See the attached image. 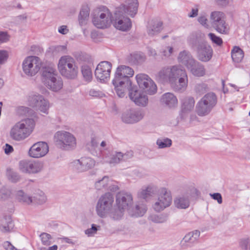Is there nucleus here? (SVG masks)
<instances>
[{"instance_id": "nucleus-1", "label": "nucleus", "mask_w": 250, "mask_h": 250, "mask_svg": "<svg viewBox=\"0 0 250 250\" xmlns=\"http://www.w3.org/2000/svg\"><path fill=\"white\" fill-rule=\"evenodd\" d=\"M156 77L161 82H168L175 91H184L188 85L187 73L185 69L180 64L163 68L158 72Z\"/></svg>"}, {"instance_id": "nucleus-2", "label": "nucleus", "mask_w": 250, "mask_h": 250, "mask_svg": "<svg viewBox=\"0 0 250 250\" xmlns=\"http://www.w3.org/2000/svg\"><path fill=\"white\" fill-rule=\"evenodd\" d=\"M35 126V121L27 118L17 122L10 128L8 137L11 140L21 142L24 141L33 132Z\"/></svg>"}, {"instance_id": "nucleus-3", "label": "nucleus", "mask_w": 250, "mask_h": 250, "mask_svg": "<svg viewBox=\"0 0 250 250\" xmlns=\"http://www.w3.org/2000/svg\"><path fill=\"white\" fill-rule=\"evenodd\" d=\"M58 68L62 76L70 79L76 78L79 70L75 59L69 55L62 56L60 58Z\"/></svg>"}, {"instance_id": "nucleus-4", "label": "nucleus", "mask_w": 250, "mask_h": 250, "mask_svg": "<svg viewBox=\"0 0 250 250\" xmlns=\"http://www.w3.org/2000/svg\"><path fill=\"white\" fill-rule=\"evenodd\" d=\"M42 82L46 87L54 92L60 91L63 87L62 80L53 67L44 68L42 74Z\"/></svg>"}, {"instance_id": "nucleus-5", "label": "nucleus", "mask_w": 250, "mask_h": 250, "mask_svg": "<svg viewBox=\"0 0 250 250\" xmlns=\"http://www.w3.org/2000/svg\"><path fill=\"white\" fill-rule=\"evenodd\" d=\"M103 162L102 158L100 155L97 157L96 160L90 157L83 156L73 161L71 163V167L76 172L83 173L93 169Z\"/></svg>"}, {"instance_id": "nucleus-6", "label": "nucleus", "mask_w": 250, "mask_h": 250, "mask_svg": "<svg viewBox=\"0 0 250 250\" xmlns=\"http://www.w3.org/2000/svg\"><path fill=\"white\" fill-rule=\"evenodd\" d=\"M188 42L193 48H196L197 57L200 61L207 62L211 59L213 54L211 47L205 42L200 43L196 34L190 36Z\"/></svg>"}, {"instance_id": "nucleus-7", "label": "nucleus", "mask_w": 250, "mask_h": 250, "mask_svg": "<svg viewBox=\"0 0 250 250\" xmlns=\"http://www.w3.org/2000/svg\"><path fill=\"white\" fill-rule=\"evenodd\" d=\"M217 101V97L214 93H207L197 103V114L201 117L208 115L216 105Z\"/></svg>"}, {"instance_id": "nucleus-8", "label": "nucleus", "mask_w": 250, "mask_h": 250, "mask_svg": "<svg viewBox=\"0 0 250 250\" xmlns=\"http://www.w3.org/2000/svg\"><path fill=\"white\" fill-rule=\"evenodd\" d=\"M27 104L37 111L47 115L49 113L50 104L48 99L37 93L29 94L27 97Z\"/></svg>"}, {"instance_id": "nucleus-9", "label": "nucleus", "mask_w": 250, "mask_h": 250, "mask_svg": "<svg viewBox=\"0 0 250 250\" xmlns=\"http://www.w3.org/2000/svg\"><path fill=\"white\" fill-rule=\"evenodd\" d=\"M112 14L106 7H99L94 10L92 21L98 28H104L110 26L112 22Z\"/></svg>"}, {"instance_id": "nucleus-10", "label": "nucleus", "mask_w": 250, "mask_h": 250, "mask_svg": "<svg viewBox=\"0 0 250 250\" xmlns=\"http://www.w3.org/2000/svg\"><path fill=\"white\" fill-rule=\"evenodd\" d=\"M54 138L56 144L62 149L71 150L76 147V138L74 134L68 131H58L55 134Z\"/></svg>"}, {"instance_id": "nucleus-11", "label": "nucleus", "mask_w": 250, "mask_h": 250, "mask_svg": "<svg viewBox=\"0 0 250 250\" xmlns=\"http://www.w3.org/2000/svg\"><path fill=\"white\" fill-rule=\"evenodd\" d=\"M172 196L171 191L166 187H161L152 205L157 212H160L169 207L172 203Z\"/></svg>"}, {"instance_id": "nucleus-12", "label": "nucleus", "mask_w": 250, "mask_h": 250, "mask_svg": "<svg viewBox=\"0 0 250 250\" xmlns=\"http://www.w3.org/2000/svg\"><path fill=\"white\" fill-rule=\"evenodd\" d=\"M42 65L41 59L36 56L26 57L22 61V69L28 77L35 76L40 71Z\"/></svg>"}, {"instance_id": "nucleus-13", "label": "nucleus", "mask_w": 250, "mask_h": 250, "mask_svg": "<svg viewBox=\"0 0 250 250\" xmlns=\"http://www.w3.org/2000/svg\"><path fill=\"white\" fill-rule=\"evenodd\" d=\"M114 201L113 195L107 192L102 195L98 199L95 210L98 216L105 218L111 211Z\"/></svg>"}, {"instance_id": "nucleus-14", "label": "nucleus", "mask_w": 250, "mask_h": 250, "mask_svg": "<svg viewBox=\"0 0 250 250\" xmlns=\"http://www.w3.org/2000/svg\"><path fill=\"white\" fill-rule=\"evenodd\" d=\"M209 21L212 26L218 32L226 34L229 30L225 21V15L221 11H215L210 13Z\"/></svg>"}, {"instance_id": "nucleus-15", "label": "nucleus", "mask_w": 250, "mask_h": 250, "mask_svg": "<svg viewBox=\"0 0 250 250\" xmlns=\"http://www.w3.org/2000/svg\"><path fill=\"white\" fill-rule=\"evenodd\" d=\"M136 83L140 89L149 94H154L157 90L154 82L146 74L139 73L135 76Z\"/></svg>"}, {"instance_id": "nucleus-16", "label": "nucleus", "mask_w": 250, "mask_h": 250, "mask_svg": "<svg viewBox=\"0 0 250 250\" xmlns=\"http://www.w3.org/2000/svg\"><path fill=\"white\" fill-rule=\"evenodd\" d=\"M43 162L40 161L23 160L19 162V170L23 173L37 174L43 169Z\"/></svg>"}, {"instance_id": "nucleus-17", "label": "nucleus", "mask_w": 250, "mask_h": 250, "mask_svg": "<svg viewBox=\"0 0 250 250\" xmlns=\"http://www.w3.org/2000/svg\"><path fill=\"white\" fill-rule=\"evenodd\" d=\"M133 156L132 151H127L125 153H123L121 152L113 151L106 156L100 155L102 158L104 162L101 164L105 163L113 164L114 165L119 164L123 161H127Z\"/></svg>"}, {"instance_id": "nucleus-18", "label": "nucleus", "mask_w": 250, "mask_h": 250, "mask_svg": "<svg viewBox=\"0 0 250 250\" xmlns=\"http://www.w3.org/2000/svg\"><path fill=\"white\" fill-rule=\"evenodd\" d=\"M144 112L141 109L129 108L124 110L121 116L122 121L126 124H135L141 121Z\"/></svg>"}, {"instance_id": "nucleus-19", "label": "nucleus", "mask_w": 250, "mask_h": 250, "mask_svg": "<svg viewBox=\"0 0 250 250\" xmlns=\"http://www.w3.org/2000/svg\"><path fill=\"white\" fill-rule=\"evenodd\" d=\"M49 152V146L47 143L39 141L34 143L30 147L28 156L33 158H41L45 156Z\"/></svg>"}, {"instance_id": "nucleus-20", "label": "nucleus", "mask_w": 250, "mask_h": 250, "mask_svg": "<svg viewBox=\"0 0 250 250\" xmlns=\"http://www.w3.org/2000/svg\"><path fill=\"white\" fill-rule=\"evenodd\" d=\"M116 204L118 208L126 210L129 212L133 205L132 194L128 192L118 193L116 195Z\"/></svg>"}, {"instance_id": "nucleus-21", "label": "nucleus", "mask_w": 250, "mask_h": 250, "mask_svg": "<svg viewBox=\"0 0 250 250\" xmlns=\"http://www.w3.org/2000/svg\"><path fill=\"white\" fill-rule=\"evenodd\" d=\"M112 84L114 86V90L117 95L119 98H124L126 96V92L128 91V94L130 90L135 87L133 85L132 82L130 80H125L120 81L115 79L112 80Z\"/></svg>"}, {"instance_id": "nucleus-22", "label": "nucleus", "mask_w": 250, "mask_h": 250, "mask_svg": "<svg viewBox=\"0 0 250 250\" xmlns=\"http://www.w3.org/2000/svg\"><path fill=\"white\" fill-rule=\"evenodd\" d=\"M111 68L112 64L108 62L103 61L100 62L95 71L97 79L104 82L107 80L110 77Z\"/></svg>"}, {"instance_id": "nucleus-23", "label": "nucleus", "mask_w": 250, "mask_h": 250, "mask_svg": "<svg viewBox=\"0 0 250 250\" xmlns=\"http://www.w3.org/2000/svg\"><path fill=\"white\" fill-rule=\"evenodd\" d=\"M139 2L138 0H127L125 4H121L117 8L118 14H123L134 17L138 12Z\"/></svg>"}, {"instance_id": "nucleus-24", "label": "nucleus", "mask_w": 250, "mask_h": 250, "mask_svg": "<svg viewBox=\"0 0 250 250\" xmlns=\"http://www.w3.org/2000/svg\"><path fill=\"white\" fill-rule=\"evenodd\" d=\"M95 187L98 190L116 191L119 189L118 183L106 176L97 180L95 183Z\"/></svg>"}, {"instance_id": "nucleus-25", "label": "nucleus", "mask_w": 250, "mask_h": 250, "mask_svg": "<svg viewBox=\"0 0 250 250\" xmlns=\"http://www.w3.org/2000/svg\"><path fill=\"white\" fill-rule=\"evenodd\" d=\"M195 101L191 96L186 97L181 101V110L179 117L182 120H186L190 112L194 108Z\"/></svg>"}, {"instance_id": "nucleus-26", "label": "nucleus", "mask_w": 250, "mask_h": 250, "mask_svg": "<svg viewBox=\"0 0 250 250\" xmlns=\"http://www.w3.org/2000/svg\"><path fill=\"white\" fill-rule=\"evenodd\" d=\"M129 97L137 105L146 106L148 104L147 95L139 91L136 86L130 90Z\"/></svg>"}, {"instance_id": "nucleus-27", "label": "nucleus", "mask_w": 250, "mask_h": 250, "mask_svg": "<svg viewBox=\"0 0 250 250\" xmlns=\"http://www.w3.org/2000/svg\"><path fill=\"white\" fill-rule=\"evenodd\" d=\"M115 14L116 16L114 22L115 27L123 31L129 30L132 25L130 19L125 16L123 14H118L117 10H116Z\"/></svg>"}, {"instance_id": "nucleus-28", "label": "nucleus", "mask_w": 250, "mask_h": 250, "mask_svg": "<svg viewBox=\"0 0 250 250\" xmlns=\"http://www.w3.org/2000/svg\"><path fill=\"white\" fill-rule=\"evenodd\" d=\"M134 74L133 68L127 65H121L116 68L113 79L120 81L130 80V78L132 77Z\"/></svg>"}, {"instance_id": "nucleus-29", "label": "nucleus", "mask_w": 250, "mask_h": 250, "mask_svg": "<svg viewBox=\"0 0 250 250\" xmlns=\"http://www.w3.org/2000/svg\"><path fill=\"white\" fill-rule=\"evenodd\" d=\"M200 231L194 230L187 233L181 242L182 247H191L196 244L200 236Z\"/></svg>"}, {"instance_id": "nucleus-30", "label": "nucleus", "mask_w": 250, "mask_h": 250, "mask_svg": "<svg viewBox=\"0 0 250 250\" xmlns=\"http://www.w3.org/2000/svg\"><path fill=\"white\" fill-rule=\"evenodd\" d=\"M177 60L180 63L184 65L187 69L191 66L195 61L190 53L187 50H183L179 52Z\"/></svg>"}, {"instance_id": "nucleus-31", "label": "nucleus", "mask_w": 250, "mask_h": 250, "mask_svg": "<svg viewBox=\"0 0 250 250\" xmlns=\"http://www.w3.org/2000/svg\"><path fill=\"white\" fill-rule=\"evenodd\" d=\"M160 100L163 104L169 108H174L178 105V99L172 93L167 92L164 94Z\"/></svg>"}, {"instance_id": "nucleus-32", "label": "nucleus", "mask_w": 250, "mask_h": 250, "mask_svg": "<svg viewBox=\"0 0 250 250\" xmlns=\"http://www.w3.org/2000/svg\"><path fill=\"white\" fill-rule=\"evenodd\" d=\"M174 205L178 209H186L189 207L190 200L187 193L177 195L174 199Z\"/></svg>"}, {"instance_id": "nucleus-33", "label": "nucleus", "mask_w": 250, "mask_h": 250, "mask_svg": "<svg viewBox=\"0 0 250 250\" xmlns=\"http://www.w3.org/2000/svg\"><path fill=\"white\" fill-rule=\"evenodd\" d=\"M157 190L156 185L150 184L143 187L138 192V196L143 199H146L155 194Z\"/></svg>"}, {"instance_id": "nucleus-34", "label": "nucleus", "mask_w": 250, "mask_h": 250, "mask_svg": "<svg viewBox=\"0 0 250 250\" xmlns=\"http://www.w3.org/2000/svg\"><path fill=\"white\" fill-rule=\"evenodd\" d=\"M90 8L87 4L82 6L78 17L79 25L81 26H85L89 21Z\"/></svg>"}, {"instance_id": "nucleus-35", "label": "nucleus", "mask_w": 250, "mask_h": 250, "mask_svg": "<svg viewBox=\"0 0 250 250\" xmlns=\"http://www.w3.org/2000/svg\"><path fill=\"white\" fill-rule=\"evenodd\" d=\"M188 69L195 77H202L205 75L206 73L204 66L196 60Z\"/></svg>"}, {"instance_id": "nucleus-36", "label": "nucleus", "mask_w": 250, "mask_h": 250, "mask_svg": "<svg viewBox=\"0 0 250 250\" xmlns=\"http://www.w3.org/2000/svg\"><path fill=\"white\" fill-rule=\"evenodd\" d=\"M146 210L147 208L145 205L143 204H137L135 207L132 206L128 213L132 216L140 217L143 216L146 212Z\"/></svg>"}, {"instance_id": "nucleus-37", "label": "nucleus", "mask_w": 250, "mask_h": 250, "mask_svg": "<svg viewBox=\"0 0 250 250\" xmlns=\"http://www.w3.org/2000/svg\"><path fill=\"white\" fill-rule=\"evenodd\" d=\"M17 200L24 204L29 205L32 204V196L28 195L22 190H19L16 194Z\"/></svg>"}, {"instance_id": "nucleus-38", "label": "nucleus", "mask_w": 250, "mask_h": 250, "mask_svg": "<svg viewBox=\"0 0 250 250\" xmlns=\"http://www.w3.org/2000/svg\"><path fill=\"white\" fill-rule=\"evenodd\" d=\"M33 204L42 205L47 201V197L41 190H38L32 196Z\"/></svg>"}, {"instance_id": "nucleus-39", "label": "nucleus", "mask_w": 250, "mask_h": 250, "mask_svg": "<svg viewBox=\"0 0 250 250\" xmlns=\"http://www.w3.org/2000/svg\"><path fill=\"white\" fill-rule=\"evenodd\" d=\"M162 22L161 21H156L150 25L147 28V33L150 36L158 34L162 29Z\"/></svg>"}, {"instance_id": "nucleus-40", "label": "nucleus", "mask_w": 250, "mask_h": 250, "mask_svg": "<svg viewBox=\"0 0 250 250\" xmlns=\"http://www.w3.org/2000/svg\"><path fill=\"white\" fill-rule=\"evenodd\" d=\"M231 53L232 59L235 62H241L244 56L243 51L237 46L233 47Z\"/></svg>"}, {"instance_id": "nucleus-41", "label": "nucleus", "mask_w": 250, "mask_h": 250, "mask_svg": "<svg viewBox=\"0 0 250 250\" xmlns=\"http://www.w3.org/2000/svg\"><path fill=\"white\" fill-rule=\"evenodd\" d=\"M66 50L67 47L65 45H53L48 48V52L53 55L64 53Z\"/></svg>"}, {"instance_id": "nucleus-42", "label": "nucleus", "mask_w": 250, "mask_h": 250, "mask_svg": "<svg viewBox=\"0 0 250 250\" xmlns=\"http://www.w3.org/2000/svg\"><path fill=\"white\" fill-rule=\"evenodd\" d=\"M159 148H164L170 147L172 145V141L167 138H161L156 141Z\"/></svg>"}, {"instance_id": "nucleus-43", "label": "nucleus", "mask_w": 250, "mask_h": 250, "mask_svg": "<svg viewBox=\"0 0 250 250\" xmlns=\"http://www.w3.org/2000/svg\"><path fill=\"white\" fill-rule=\"evenodd\" d=\"M40 238L42 244L44 246H48L52 243L53 238L49 233L42 232L40 235Z\"/></svg>"}, {"instance_id": "nucleus-44", "label": "nucleus", "mask_w": 250, "mask_h": 250, "mask_svg": "<svg viewBox=\"0 0 250 250\" xmlns=\"http://www.w3.org/2000/svg\"><path fill=\"white\" fill-rule=\"evenodd\" d=\"M82 73L84 79L87 81H90L92 79V73L90 67L87 65H83L82 66Z\"/></svg>"}, {"instance_id": "nucleus-45", "label": "nucleus", "mask_w": 250, "mask_h": 250, "mask_svg": "<svg viewBox=\"0 0 250 250\" xmlns=\"http://www.w3.org/2000/svg\"><path fill=\"white\" fill-rule=\"evenodd\" d=\"M149 220L155 223H163L167 221V216L164 214H152L149 216Z\"/></svg>"}, {"instance_id": "nucleus-46", "label": "nucleus", "mask_w": 250, "mask_h": 250, "mask_svg": "<svg viewBox=\"0 0 250 250\" xmlns=\"http://www.w3.org/2000/svg\"><path fill=\"white\" fill-rule=\"evenodd\" d=\"M174 52V48L171 46H164L160 51L161 55L167 58L170 57Z\"/></svg>"}, {"instance_id": "nucleus-47", "label": "nucleus", "mask_w": 250, "mask_h": 250, "mask_svg": "<svg viewBox=\"0 0 250 250\" xmlns=\"http://www.w3.org/2000/svg\"><path fill=\"white\" fill-rule=\"evenodd\" d=\"M9 57V52L5 49H0V68L1 66L8 61Z\"/></svg>"}, {"instance_id": "nucleus-48", "label": "nucleus", "mask_w": 250, "mask_h": 250, "mask_svg": "<svg viewBox=\"0 0 250 250\" xmlns=\"http://www.w3.org/2000/svg\"><path fill=\"white\" fill-rule=\"evenodd\" d=\"M100 229V226L95 224H92L90 228L87 229L85 230V234L88 237L93 236L96 234L97 231Z\"/></svg>"}, {"instance_id": "nucleus-49", "label": "nucleus", "mask_w": 250, "mask_h": 250, "mask_svg": "<svg viewBox=\"0 0 250 250\" xmlns=\"http://www.w3.org/2000/svg\"><path fill=\"white\" fill-rule=\"evenodd\" d=\"M30 112V108L26 106H21L16 109L17 113L20 116L27 115Z\"/></svg>"}, {"instance_id": "nucleus-50", "label": "nucleus", "mask_w": 250, "mask_h": 250, "mask_svg": "<svg viewBox=\"0 0 250 250\" xmlns=\"http://www.w3.org/2000/svg\"><path fill=\"white\" fill-rule=\"evenodd\" d=\"M125 210H123L121 209H118L117 210H115L112 211L110 216V217L115 220H118L120 219L122 216H123V212Z\"/></svg>"}, {"instance_id": "nucleus-51", "label": "nucleus", "mask_w": 250, "mask_h": 250, "mask_svg": "<svg viewBox=\"0 0 250 250\" xmlns=\"http://www.w3.org/2000/svg\"><path fill=\"white\" fill-rule=\"evenodd\" d=\"M10 38V35L7 32L0 30V45L8 42Z\"/></svg>"}, {"instance_id": "nucleus-52", "label": "nucleus", "mask_w": 250, "mask_h": 250, "mask_svg": "<svg viewBox=\"0 0 250 250\" xmlns=\"http://www.w3.org/2000/svg\"><path fill=\"white\" fill-rule=\"evenodd\" d=\"M208 36H209L210 39L211 40V41L213 43H214L218 45H221L223 42L222 40L221 39V38L216 36L215 34H214L213 33L208 34Z\"/></svg>"}, {"instance_id": "nucleus-53", "label": "nucleus", "mask_w": 250, "mask_h": 250, "mask_svg": "<svg viewBox=\"0 0 250 250\" xmlns=\"http://www.w3.org/2000/svg\"><path fill=\"white\" fill-rule=\"evenodd\" d=\"M88 95L94 97H102L104 95V94L99 90L92 88L89 90Z\"/></svg>"}, {"instance_id": "nucleus-54", "label": "nucleus", "mask_w": 250, "mask_h": 250, "mask_svg": "<svg viewBox=\"0 0 250 250\" xmlns=\"http://www.w3.org/2000/svg\"><path fill=\"white\" fill-rule=\"evenodd\" d=\"M198 22L204 26L208 28L209 25L208 23V19L205 15H201L198 18Z\"/></svg>"}, {"instance_id": "nucleus-55", "label": "nucleus", "mask_w": 250, "mask_h": 250, "mask_svg": "<svg viewBox=\"0 0 250 250\" xmlns=\"http://www.w3.org/2000/svg\"><path fill=\"white\" fill-rule=\"evenodd\" d=\"M58 32L62 35H66L69 32L68 27L65 25H62L58 27Z\"/></svg>"}, {"instance_id": "nucleus-56", "label": "nucleus", "mask_w": 250, "mask_h": 250, "mask_svg": "<svg viewBox=\"0 0 250 250\" xmlns=\"http://www.w3.org/2000/svg\"><path fill=\"white\" fill-rule=\"evenodd\" d=\"M198 11L199 6L198 5H195L191 8L190 12L188 13V17L189 18L196 17L198 15Z\"/></svg>"}, {"instance_id": "nucleus-57", "label": "nucleus", "mask_w": 250, "mask_h": 250, "mask_svg": "<svg viewBox=\"0 0 250 250\" xmlns=\"http://www.w3.org/2000/svg\"><path fill=\"white\" fill-rule=\"evenodd\" d=\"M209 195L212 199H213L215 200H216L218 204H220L222 203V198L220 193H210Z\"/></svg>"}, {"instance_id": "nucleus-58", "label": "nucleus", "mask_w": 250, "mask_h": 250, "mask_svg": "<svg viewBox=\"0 0 250 250\" xmlns=\"http://www.w3.org/2000/svg\"><path fill=\"white\" fill-rule=\"evenodd\" d=\"M3 247L5 250H18L9 241L4 242L3 244Z\"/></svg>"}, {"instance_id": "nucleus-59", "label": "nucleus", "mask_w": 250, "mask_h": 250, "mask_svg": "<svg viewBox=\"0 0 250 250\" xmlns=\"http://www.w3.org/2000/svg\"><path fill=\"white\" fill-rule=\"evenodd\" d=\"M8 176L9 178L14 182H17L19 179V176L18 175L14 172H10L9 173Z\"/></svg>"}, {"instance_id": "nucleus-60", "label": "nucleus", "mask_w": 250, "mask_h": 250, "mask_svg": "<svg viewBox=\"0 0 250 250\" xmlns=\"http://www.w3.org/2000/svg\"><path fill=\"white\" fill-rule=\"evenodd\" d=\"M215 2L219 5L226 6L229 3V0H214Z\"/></svg>"}, {"instance_id": "nucleus-61", "label": "nucleus", "mask_w": 250, "mask_h": 250, "mask_svg": "<svg viewBox=\"0 0 250 250\" xmlns=\"http://www.w3.org/2000/svg\"><path fill=\"white\" fill-rule=\"evenodd\" d=\"M4 150L5 153L8 154L11 153L13 151V148L11 145L6 144L4 147Z\"/></svg>"}, {"instance_id": "nucleus-62", "label": "nucleus", "mask_w": 250, "mask_h": 250, "mask_svg": "<svg viewBox=\"0 0 250 250\" xmlns=\"http://www.w3.org/2000/svg\"><path fill=\"white\" fill-rule=\"evenodd\" d=\"M58 250V246L56 245H54L52 246H51L48 248H46L45 247H41L39 249V250Z\"/></svg>"}, {"instance_id": "nucleus-63", "label": "nucleus", "mask_w": 250, "mask_h": 250, "mask_svg": "<svg viewBox=\"0 0 250 250\" xmlns=\"http://www.w3.org/2000/svg\"><path fill=\"white\" fill-rule=\"evenodd\" d=\"M206 85L205 84H199L196 86V90L200 91L201 90L203 89L205 90L206 89Z\"/></svg>"}, {"instance_id": "nucleus-64", "label": "nucleus", "mask_w": 250, "mask_h": 250, "mask_svg": "<svg viewBox=\"0 0 250 250\" xmlns=\"http://www.w3.org/2000/svg\"><path fill=\"white\" fill-rule=\"evenodd\" d=\"M12 225L11 222L9 223V225L7 226H2L1 227V230L3 232H7L8 231L10 230V225Z\"/></svg>"}]
</instances>
